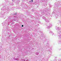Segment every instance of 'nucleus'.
Wrapping results in <instances>:
<instances>
[{"label": "nucleus", "instance_id": "f257e3e1", "mask_svg": "<svg viewBox=\"0 0 61 61\" xmlns=\"http://www.w3.org/2000/svg\"><path fill=\"white\" fill-rule=\"evenodd\" d=\"M21 26H22V27H23V26H24V25H22Z\"/></svg>", "mask_w": 61, "mask_h": 61}, {"label": "nucleus", "instance_id": "f03ea898", "mask_svg": "<svg viewBox=\"0 0 61 61\" xmlns=\"http://www.w3.org/2000/svg\"><path fill=\"white\" fill-rule=\"evenodd\" d=\"M31 1H32V2H33V0H31Z\"/></svg>", "mask_w": 61, "mask_h": 61}, {"label": "nucleus", "instance_id": "7ed1b4c3", "mask_svg": "<svg viewBox=\"0 0 61 61\" xmlns=\"http://www.w3.org/2000/svg\"><path fill=\"white\" fill-rule=\"evenodd\" d=\"M48 28H49V27H48Z\"/></svg>", "mask_w": 61, "mask_h": 61}, {"label": "nucleus", "instance_id": "20e7f679", "mask_svg": "<svg viewBox=\"0 0 61 61\" xmlns=\"http://www.w3.org/2000/svg\"><path fill=\"white\" fill-rule=\"evenodd\" d=\"M30 2H31V1H30Z\"/></svg>", "mask_w": 61, "mask_h": 61}]
</instances>
